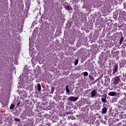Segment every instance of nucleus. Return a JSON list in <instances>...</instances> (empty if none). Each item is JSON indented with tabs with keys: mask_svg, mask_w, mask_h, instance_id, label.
Returning a JSON list of instances; mask_svg holds the SVG:
<instances>
[{
	"mask_svg": "<svg viewBox=\"0 0 126 126\" xmlns=\"http://www.w3.org/2000/svg\"><path fill=\"white\" fill-rule=\"evenodd\" d=\"M107 112H108V106L103 107L101 110V113L102 114V115H105V114H107Z\"/></svg>",
	"mask_w": 126,
	"mask_h": 126,
	"instance_id": "423d86ee",
	"label": "nucleus"
},
{
	"mask_svg": "<svg viewBox=\"0 0 126 126\" xmlns=\"http://www.w3.org/2000/svg\"><path fill=\"white\" fill-rule=\"evenodd\" d=\"M113 101H114V102H117V98L113 99Z\"/></svg>",
	"mask_w": 126,
	"mask_h": 126,
	"instance_id": "b1692460",
	"label": "nucleus"
},
{
	"mask_svg": "<svg viewBox=\"0 0 126 126\" xmlns=\"http://www.w3.org/2000/svg\"><path fill=\"white\" fill-rule=\"evenodd\" d=\"M31 62H32V63H33V60H31Z\"/></svg>",
	"mask_w": 126,
	"mask_h": 126,
	"instance_id": "393cba45",
	"label": "nucleus"
},
{
	"mask_svg": "<svg viewBox=\"0 0 126 126\" xmlns=\"http://www.w3.org/2000/svg\"><path fill=\"white\" fill-rule=\"evenodd\" d=\"M112 70H113L112 73L113 75L116 74V73H117V72H118L119 71V64L118 63H116L115 64H114V65L113 66Z\"/></svg>",
	"mask_w": 126,
	"mask_h": 126,
	"instance_id": "f03ea898",
	"label": "nucleus"
},
{
	"mask_svg": "<svg viewBox=\"0 0 126 126\" xmlns=\"http://www.w3.org/2000/svg\"><path fill=\"white\" fill-rule=\"evenodd\" d=\"M95 82H97V80H95Z\"/></svg>",
	"mask_w": 126,
	"mask_h": 126,
	"instance_id": "cd10ccee",
	"label": "nucleus"
},
{
	"mask_svg": "<svg viewBox=\"0 0 126 126\" xmlns=\"http://www.w3.org/2000/svg\"><path fill=\"white\" fill-rule=\"evenodd\" d=\"M99 97H101V102H102V103H107V94H103L102 95H100Z\"/></svg>",
	"mask_w": 126,
	"mask_h": 126,
	"instance_id": "7ed1b4c3",
	"label": "nucleus"
},
{
	"mask_svg": "<svg viewBox=\"0 0 126 126\" xmlns=\"http://www.w3.org/2000/svg\"><path fill=\"white\" fill-rule=\"evenodd\" d=\"M96 116H99V113H97Z\"/></svg>",
	"mask_w": 126,
	"mask_h": 126,
	"instance_id": "bb28decb",
	"label": "nucleus"
},
{
	"mask_svg": "<svg viewBox=\"0 0 126 126\" xmlns=\"http://www.w3.org/2000/svg\"><path fill=\"white\" fill-rule=\"evenodd\" d=\"M117 93L115 92H110L109 93V96H115Z\"/></svg>",
	"mask_w": 126,
	"mask_h": 126,
	"instance_id": "1a4fd4ad",
	"label": "nucleus"
},
{
	"mask_svg": "<svg viewBox=\"0 0 126 126\" xmlns=\"http://www.w3.org/2000/svg\"><path fill=\"white\" fill-rule=\"evenodd\" d=\"M78 99V97H76L75 96H70L69 98V101H72V102H75V101H77Z\"/></svg>",
	"mask_w": 126,
	"mask_h": 126,
	"instance_id": "6e6552de",
	"label": "nucleus"
},
{
	"mask_svg": "<svg viewBox=\"0 0 126 126\" xmlns=\"http://www.w3.org/2000/svg\"><path fill=\"white\" fill-rule=\"evenodd\" d=\"M119 102L120 103V106L121 107H125L126 105V98L125 97L124 98L122 99L119 101Z\"/></svg>",
	"mask_w": 126,
	"mask_h": 126,
	"instance_id": "20e7f679",
	"label": "nucleus"
},
{
	"mask_svg": "<svg viewBox=\"0 0 126 126\" xmlns=\"http://www.w3.org/2000/svg\"><path fill=\"white\" fill-rule=\"evenodd\" d=\"M26 102H28V100H26Z\"/></svg>",
	"mask_w": 126,
	"mask_h": 126,
	"instance_id": "c85d7f7f",
	"label": "nucleus"
},
{
	"mask_svg": "<svg viewBox=\"0 0 126 126\" xmlns=\"http://www.w3.org/2000/svg\"><path fill=\"white\" fill-rule=\"evenodd\" d=\"M15 122H19L20 121V119L19 118H14Z\"/></svg>",
	"mask_w": 126,
	"mask_h": 126,
	"instance_id": "6ab92c4d",
	"label": "nucleus"
},
{
	"mask_svg": "<svg viewBox=\"0 0 126 126\" xmlns=\"http://www.w3.org/2000/svg\"><path fill=\"white\" fill-rule=\"evenodd\" d=\"M125 126H126V124Z\"/></svg>",
	"mask_w": 126,
	"mask_h": 126,
	"instance_id": "2f4dec72",
	"label": "nucleus"
},
{
	"mask_svg": "<svg viewBox=\"0 0 126 126\" xmlns=\"http://www.w3.org/2000/svg\"><path fill=\"white\" fill-rule=\"evenodd\" d=\"M125 38H124V36H122V37H121V38H120V42H119V44H120V45H122V44H123V41H124V39Z\"/></svg>",
	"mask_w": 126,
	"mask_h": 126,
	"instance_id": "9b49d317",
	"label": "nucleus"
},
{
	"mask_svg": "<svg viewBox=\"0 0 126 126\" xmlns=\"http://www.w3.org/2000/svg\"><path fill=\"white\" fill-rule=\"evenodd\" d=\"M54 91H55V87H53L51 88V94H53L54 93Z\"/></svg>",
	"mask_w": 126,
	"mask_h": 126,
	"instance_id": "f3484780",
	"label": "nucleus"
},
{
	"mask_svg": "<svg viewBox=\"0 0 126 126\" xmlns=\"http://www.w3.org/2000/svg\"><path fill=\"white\" fill-rule=\"evenodd\" d=\"M89 124H91V122H89Z\"/></svg>",
	"mask_w": 126,
	"mask_h": 126,
	"instance_id": "7c9ffc66",
	"label": "nucleus"
},
{
	"mask_svg": "<svg viewBox=\"0 0 126 126\" xmlns=\"http://www.w3.org/2000/svg\"><path fill=\"white\" fill-rule=\"evenodd\" d=\"M119 117H120V118H121L122 119H126V114L123 115L122 114H120L119 115Z\"/></svg>",
	"mask_w": 126,
	"mask_h": 126,
	"instance_id": "f8f14e48",
	"label": "nucleus"
},
{
	"mask_svg": "<svg viewBox=\"0 0 126 126\" xmlns=\"http://www.w3.org/2000/svg\"><path fill=\"white\" fill-rule=\"evenodd\" d=\"M65 8L66 10H68V11L71 10L72 9V8L71 7V6H70V5L66 6Z\"/></svg>",
	"mask_w": 126,
	"mask_h": 126,
	"instance_id": "9d476101",
	"label": "nucleus"
},
{
	"mask_svg": "<svg viewBox=\"0 0 126 126\" xmlns=\"http://www.w3.org/2000/svg\"><path fill=\"white\" fill-rule=\"evenodd\" d=\"M19 105H20V102H19L18 103H17V107H19Z\"/></svg>",
	"mask_w": 126,
	"mask_h": 126,
	"instance_id": "412c9836",
	"label": "nucleus"
},
{
	"mask_svg": "<svg viewBox=\"0 0 126 126\" xmlns=\"http://www.w3.org/2000/svg\"><path fill=\"white\" fill-rule=\"evenodd\" d=\"M97 95V90H94L91 93V98H95V96Z\"/></svg>",
	"mask_w": 126,
	"mask_h": 126,
	"instance_id": "39448f33",
	"label": "nucleus"
},
{
	"mask_svg": "<svg viewBox=\"0 0 126 126\" xmlns=\"http://www.w3.org/2000/svg\"><path fill=\"white\" fill-rule=\"evenodd\" d=\"M38 91H41V85L38 83L37 85Z\"/></svg>",
	"mask_w": 126,
	"mask_h": 126,
	"instance_id": "ddd939ff",
	"label": "nucleus"
},
{
	"mask_svg": "<svg viewBox=\"0 0 126 126\" xmlns=\"http://www.w3.org/2000/svg\"><path fill=\"white\" fill-rule=\"evenodd\" d=\"M121 82V76H116L113 78V83L115 85H118Z\"/></svg>",
	"mask_w": 126,
	"mask_h": 126,
	"instance_id": "f257e3e1",
	"label": "nucleus"
},
{
	"mask_svg": "<svg viewBox=\"0 0 126 126\" xmlns=\"http://www.w3.org/2000/svg\"><path fill=\"white\" fill-rule=\"evenodd\" d=\"M74 2H78V0H73Z\"/></svg>",
	"mask_w": 126,
	"mask_h": 126,
	"instance_id": "4be33fe9",
	"label": "nucleus"
},
{
	"mask_svg": "<svg viewBox=\"0 0 126 126\" xmlns=\"http://www.w3.org/2000/svg\"><path fill=\"white\" fill-rule=\"evenodd\" d=\"M66 92L67 93H70V91L69 90V89H68V85H67L66 86Z\"/></svg>",
	"mask_w": 126,
	"mask_h": 126,
	"instance_id": "2eb2a0df",
	"label": "nucleus"
},
{
	"mask_svg": "<svg viewBox=\"0 0 126 126\" xmlns=\"http://www.w3.org/2000/svg\"><path fill=\"white\" fill-rule=\"evenodd\" d=\"M74 64L75 65H77V64H78V59H77L75 61Z\"/></svg>",
	"mask_w": 126,
	"mask_h": 126,
	"instance_id": "dca6fc26",
	"label": "nucleus"
},
{
	"mask_svg": "<svg viewBox=\"0 0 126 126\" xmlns=\"http://www.w3.org/2000/svg\"><path fill=\"white\" fill-rule=\"evenodd\" d=\"M85 94H88V90L85 91Z\"/></svg>",
	"mask_w": 126,
	"mask_h": 126,
	"instance_id": "5701e85b",
	"label": "nucleus"
},
{
	"mask_svg": "<svg viewBox=\"0 0 126 126\" xmlns=\"http://www.w3.org/2000/svg\"><path fill=\"white\" fill-rule=\"evenodd\" d=\"M126 121L122 120L121 122L119 123L117 125H116V126H126Z\"/></svg>",
	"mask_w": 126,
	"mask_h": 126,
	"instance_id": "0eeeda50",
	"label": "nucleus"
},
{
	"mask_svg": "<svg viewBox=\"0 0 126 126\" xmlns=\"http://www.w3.org/2000/svg\"><path fill=\"white\" fill-rule=\"evenodd\" d=\"M98 118H99V119H101V116H98Z\"/></svg>",
	"mask_w": 126,
	"mask_h": 126,
	"instance_id": "a878e982",
	"label": "nucleus"
},
{
	"mask_svg": "<svg viewBox=\"0 0 126 126\" xmlns=\"http://www.w3.org/2000/svg\"><path fill=\"white\" fill-rule=\"evenodd\" d=\"M84 75L86 77V76H88V73L87 72H84Z\"/></svg>",
	"mask_w": 126,
	"mask_h": 126,
	"instance_id": "aec40b11",
	"label": "nucleus"
},
{
	"mask_svg": "<svg viewBox=\"0 0 126 126\" xmlns=\"http://www.w3.org/2000/svg\"><path fill=\"white\" fill-rule=\"evenodd\" d=\"M89 90V91H91V90Z\"/></svg>",
	"mask_w": 126,
	"mask_h": 126,
	"instance_id": "c756f323",
	"label": "nucleus"
},
{
	"mask_svg": "<svg viewBox=\"0 0 126 126\" xmlns=\"http://www.w3.org/2000/svg\"><path fill=\"white\" fill-rule=\"evenodd\" d=\"M89 77L90 79H91V80L94 81L95 79L94 78V77H93V76H92L91 75H89Z\"/></svg>",
	"mask_w": 126,
	"mask_h": 126,
	"instance_id": "4468645a",
	"label": "nucleus"
},
{
	"mask_svg": "<svg viewBox=\"0 0 126 126\" xmlns=\"http://www.w3.org/2000/svg\"><path fill=\"white\" fill-rule=\"evenodd\" d=\"M13 108H14V104H11V105L10 106V110H12V109H13Z\"/></svg>",
	"mask_w": 126,
	"mask_h": 126,
	"instance_id": "a211bd4d",
	"label": "nucleus"
}]
</instances>
